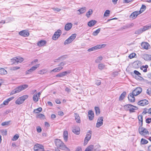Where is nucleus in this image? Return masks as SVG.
<instances>
[{
    "mask_svg": "<svg viewBox=\"0 0 151 151\" xmlns=\"http://www.w3.org/2000/svg\"><path fill=\"white\" fill-rule=\"evenodd\" d=\"M55 143L58 148H59L65 151H69L70 150L60 139H56L55 141Z\"/></svg>",
    "mask_w": 151,
    "mask_h": 151,
    "instance_id": "1",
    "label": "nucleus"
},
{
    "mask_svg": "<svg viewBox=\"0 0 151 151\" xmlns=\"http://www.w3.org/2000/svg\"><path fill=\"white\" fill-rule=\"evenodd\" d=\"M28 87V85L24 84L19 86L12 91L11 93V95H13L16 93H18L22 90H24Z\"/></svg>",
    "mask_w": 151,
    "mask_h": 151,
    "instance_id": "2",
    "label": "nucleus"
},
{
    "mask_svg": "<svg viewBox=\"0 0 151 151\" xmlns=\"http://www.w3.org/2000/svg\"><path fill=\"white\" fill-rule=\"evenodd\" d=\"M124 107L125 110L129 111L130 112H134L135 110L138 109L137 107L130 104L125 105Z\"/></svg>",
    "mask_w": 151,
    "mask_h": 151,
    "instance_id": "3",
    "label": "nucleus"
},
{
    "mask_svg": "<svg viewBox=\"0 0 151 151\" xmlns=\"http://www.w3.org/2000/svg\"><path fill=\"white\" fill-rule=\"evenodd\" d=\"M139 134L142 135L144 136L145 137H146L147 134H149V132L147 130L140 126L139 128Z\"/></svg>",
    "mask_w": 151,
    "mask_h": 151,
    "instance_id": "4",
    "label": "nucleus"
},
{
    "mask_svg": "<svg viewBox=\"0 0 151 151\" xmlns=\"http://www.w3.org/2000/svg\"><path fill=\"white\" fill-rule=\"evenodd\" d=\"M76 35H77L76 34H72L70 37L64 41V44L65 45H66L71 43L75 39Z\"/></svg>",
    "mask_w": 151,
    "mask_h": 151,
    "instance_id": "5",
    "label": "nucleus"
},
{
    "mask_svg": "<svg viewBox=\"0 0 151 151\" xmlns=\"http://www.w3.org/2000/svg\"><path fill=\"white\" fill-rule=\"evenodd\" d=\"M106 45L105 44L93 46L88 49L87 50L88 52H91L93 51H95L97 50L103 48Z\"/></svg>",
    "mask_w": 151,
    "mask_h": 151,
    "instance_id": "6",
    "label": "nucleus"
},
{
    "mask_svg": "<svg viewBox=\"0 0 151 151\" xmlns=\"http://www.w3.org/2000/svg\"><path fill=\"white\" fill-rule=\"evenodd\" d=\"M34 149L35 151H44V147L43 145L39 144L35 145L34 147Z\"/></svg>",
    "mask_w": 151,
    "mask_h": 151,
    "instance_id": "7",
    "label": "nucleus"
},
{
    "mask_svg": "<svg viewBox=\"0 0 151 151\" xmlns=\"http://www.w3.org/2000/svg\"><path fill=\"white\" fill-rule=\"evenodd\" d=\"M91 132L89 131L86 135V137L84 140V145H86L88 143V141L91 138Z\"/></svg>",
    "mask_w": 151,
    "mask_h": 151,
    "instance_id": "8",
    "label": "nucleus"
},
{
    "mask_svg": "<svg viewBox=\"0 0 151 151\" xmlns=\"http://www.w3.org/2000/svg\"><path fill=\"white\" fill-rule=\"evenodd\" d=\"M62 33L61 30L59 29L56 31L53 36H52V39L54 40H56L60 36Z\"/></svg>",
    "mask_w": 151,
    "mask_h": 151,
    "instance_id": "9",
    "label": "nucleus"
},
{
    "mask_svg": "<svg viewBox=\"0 0 151 151\" xmlns=\"http://www.w3.org/2000/svg\"><path fill=\"white\" fill-rule=\"evenodd\" d=\"M142 91V88L140 87H137L133 91L132 93L134 96H137L140 94Z\"/></svg>",
    "mask_w": 151,
    "mask_h": 151,
    "instance_id": "10",
    "label": "nucleus"
},
{
    "mask_svg": "<svg viewBox=\"0 0 151 151\" xmlns=\"http://www.w3.org/2000/svg\"><path fill=\"white\" fill-rule=\"evenodd\" d=\"M24 60L23 58L20 57H15L14 58L12 59L11 61L13 63H15L16 62L18 63H21Z\"/></svg>",
    "mask_w": 151,
    "mask_h": 151,
    "instance_id": "11",
    "label": "nucleus"
},
{
    "mask_svg": "<svg viewBox=\"0 0 151 151\" xmlns=\"http://www.w3.org/2000/svg\"><path fill=\"white\" fill-rule=\"evenodd\" d=\"M103 117L102 116L99 117L98 119L96 125L97 127L99 128L102 126L103 124Z\"/></svg>",
    "mask_w": 151,
    "mask_h": 151,
    "instance_id": "12",
    "label": "nucleus"
},
{
    "mask_svg": "<svg viewBox=\"0 0 151 151\" xmlns=\"http://www.w3.org/2000/svg\"><path fill=\"white\" fill-rule=\"evenodd\" d=\"M141 12L139 11H135L132 13L130 16V17L133 19H135L138 15L140 14Z\"/></svg>",
    "mask_w": 151,
    "mask_h": 151,
    "instance_id": "13",
    "label": "nucleus"
},
{
    "mask_svg": "<svg viewBox=\"0 0 151 151\" xmlns=\"http://www.w3.org/2000/svg\"><path fill=\"white\" fill-rule=\"evenodd\" d=\"M19 34L24 37H27L29 35V33L27 31L24 30L21 31L19 32Z\"/></svg>",
    "mask_w": 151,
    "mask_h": 151,
    "instance_id": "14",
    "label": "nucleus"
},
{
    "mask_svg": "<svg viewBox=\"0 0 151 151\" xmlns=\"http://www.w3.org/2000/svg\"><path fill=\"white\" fill-rule=\"evenodd\" d=\"M149 103L147 100L146 99L140 100L138 102V104L141 106H144L148 104Z\"/></svg>",
    "mask_w": 151,
    "mask_h": 151,
    "instance_id": "15",
    "label": "nucleus"
},
{
    "mask_svg": "<svg viewBox=\"0 0 151 151\" xmlns=\"http://www.w3.org/2000/svg\"><path fill=\"white\" fill-rule=\"evenodd\" d=\"M80 129L78 126H74L72 129L73 132L76 134H80Z\"/></svg>",
    "mask_w": 151,
    "mask_h": 151,
    "instance_id": "16",
    "label": "nucleus"
},
{
    "mask_svg": "<svg viewBox=\"0 0 151 151\" xmlns=\"http://www.w3.org/2000/svg\"><path fill=\"white\" fill-rule=\"evenodd\" d=\"M135 96L132 93H130L128 95V99L129 101L131 102H134L135 101L134 97Z\"/></svg>",
    "mask_w": 151,
    "mask_h": 151,
    "instance_id": "17",
    "label": "nucleus"
},
{
    "mask_svg": "<svg viewBox=\"0 0 151 151\" xmlns=\"http://www.w3.org/2000/svg\"><path fill=\"white\" fill-rule=\"evenodd\" d=\"M88 116L90 120H92L94 117V114L93 112L91 110H90L88 112Z\"/></svg>",
    "mask_w": 151,
    "mask_h": 151,
    "instance_id": "18",
    "label": "nucleus"
},
{
    "mask_svg": "<svg viewBox=\"0 0 151 151\" xmlns=\"http://www.w3.org/2000/svg\"><path fill=\"white\" fill-rule=\"evenodd\" d=\"M141 47L144 49H148L150 45L149 44L145 42H142L141 44Z\"/></svg>",
    "mask_w": 151,
    "mask_h": 151,
    "instance_id": "19",
    "label": "nucleus"
},
{
    "mask_svg": "<svg viewBox=\"0 0 151 151\" xmlns=\"http://www.w3.org/2000/svg\"><path fill=\"white\" fill-rule=\"evenodd\" d=\"M72 26L73 24L71 23H68L65 26V29L66 31H69L71 29Z\"/></svg>",
    "mask_w": 151,
    "mask_h": 151,
    "instance_id": "20",
    "label": "nucleus"
},
{
    "mask_svg": "<svg viewBox=\"0 0 151 151\" xmlns=\"http://www.w3.org/2000/svg\"><path fill=\"white\" fill-rule=\"evenodd\" d=\"M151 28V24H148L144 26L142 29H140V32L141 33L143 31H145L146 30Z\"/></svg>",
    "mask_w": 151,
    "mask_h": 151,
    "instance_id": "21",
    "label": "nucleus"
},
{
    "mask_svg": "<svg viewBox=\"0 0 151 151\" xmlns=\"http://www.w3.org/2000/svg\"><path fill=\"white\" fill-rule=\"evenodd\" d=\"M64 140L67 142L68 140V132L67 131H65L63 132V134Z\"/></svg>",
    "mask_w": 151,
    "mask_h": 151,
    "instance_id": "22",
    "label": "nucleus"
},
{
    "mask_svg": "<svg viewBox=\"0 0 151 151\" xmlns=\"http://www.w3.org/2000/svg\"><path fill=\"white\" fill-rule=\"evenodd\" d=\"M46 43L45 41L44 40H41L39 42H37V45L39 47L44 46Z\"/></svg>",
    "mask_w": 151,
    "mask_h": 151,
    "instance_id": "23",
    "label": "nucleus"
},
{
    "mask_svg": "<svg viewBox=\"0 0 151 151\" xmlns=\"http://www.w3.org/2000/svg\"><path fill=\"white\" fill-rule=\"evenodd\" d=\"M75 120H76L77 122L78 123H80L81 121L80 120V118L78 114L77 113H75Z\"/></svg>",
    "mask_w": 151,
    "mask_h": 151,
    "instance_id": "24",
    "label": "nucleus"
},
{
    "mask_svg": "<svg viewBox=\"0 0 151 151\" xmlns=\"http://www.w3.org/2000/svg\"><path fill=\"white\" fill-rule=\"evenodd\" d=\"M63 67H58L56 68L55 69H54L50 71L51 73H52L53 72H58L62 70Z\"/></svg>",
    "mask_w": 151,
    "mask_h": 151,
    "instance_id": "25",
    "label": "nucleus"
},
{
    "mask_svg": "<svg viewBox=\"0 0 151 151\" xmlns=\"http://www.w3.org/2000/svg\"><path fill=\"white\" fill-rule=\"evenodd\" d=\"M96 22V21L95 20H92L88 22V25L89 27H91L95 24Z\"/></svg>",
    "mask_w": 151,
    "mask_h": 151,
    "instance_id": "26",
    "label": "nucleus"
},
{
    "mask_svg": "<svg viewBox=\"0 0 151 151\" xmlns=\"http://www.w3.org/2000/svg\"><path fill=\"white\" fill-rule=\"evenodd\" d=\"M138 118L139 121V124L140 126H142V116L139 115L138 116Z\"/></svg>",
    "mask_w": 151,
    "mask_h": 151,
    "instance_id": "27",
    "label": "nucleus"
},
{
    "mask_svg": "<svg viewBox=\"0 0 151 151\" xmlns=\"http://www.w3.org/2000/svg\"><path fill=\"white\" fill-rule=\"evenodd\" d=\"M148 66L147 65H146L145 66L143 65L141 66L140 68V69L141 70H143L144 72H146L147 71V68Z\"/></svg>",
    "mask_w": 151,
    "mask_h": 151,
    "instance_id": "28",
    "label": "nucleus"
},
{
    "mask_svg": "<svg viewBox=\"0 0 151 151\" xmlns=\"http://www.w3.org/2000/svg\"><path fill=\"white\" fill-rule=\"evenodd\" d=\"M39 98L37 95L36 94H34L33 96V100L35 102H36L38 101Z\"/></svg>",
    "mask_w": 151,
    "mask_h": 151,
    "instance_id": "29",
    "label": "nucleus"
},
{
    "mask_svg": "<svg viewBox=\"0 0 151 151\" xmlns=\"http://www.w3.org/2000/svg\"><path fill=\"white\" fill-rule=\"evenodd\" d=\"M86 11V8L85 7H82L80 9L78 10V11L79 12V14H83Z\"/></svg>",
    "mask_w": 151,
    "mask_h": 151,
    "instance_id": "30",
    "label": "nucleus"
},
{
    "mask_svg": "<svg viewBox=\"0 0 151 151\" xmlns=\"http://www.w3.org/2000/svg\"><path fill=\"white\" fill-rule=\"evenodd\" d=\"M7 71L3 68H0V74L3 75H6L7 74Z\"/></svg>",
    "mask_w": 151,
    "mask_h": 151,
    "instance_id": "31",
    "label": "nucleus"
},
{
    "mask_svg": "<svg viewBox=\"0 0 151 151\" xmlns=\"http://www.w3.org/2000/svg\"><path fill=\"white\" fill-rule=\"evenodd\" d=\"M144 59L146 60H151V55L146 54L144 55Z\"/></svg>",
    "mask_w": 151,
    "mask_h": 151,
    "instance_id": "32",
    "label": "nucleus"
},
{
    "mask_svg": "<svg viewBox=\"0 0 151 151\" xmlns=\"http://www.w3.org/2000/svg\"><path fill=\"white\" fill-rule=\"evenodd\" d=\"M134 73L135 74L137 75L139 77V79L141 80V78H142L141 77V74L139 71L136 70H135L134 71Z\"/></svg>",
    "mask_w": 151,
    "mask_h": 151,
    "instance_id": "33",
    "label": "nucleus"
},
{
    "mask_svg": "<svg viewBox=\"0 0 151 151\" xmlns=\"http://www.w3.org/2000/svg\"><path fill=\"white\" fill-rule=\"evenodd\" d=\"M23 102L20 97L19 98L15 101V103L18 105L21 104Z\"/></svg>",
    "mask_w": 151,
    "mask_h": 151,
    "instance_id": "34",
    "label": "nucleus"
},
{
    "mask_svg": "<svg viewBox=\"0 0 151 151\" xmlns=\"http://www.w3.org/2000/svg\"><path fill=\"white\" fill-rule=\"evenodd\" d=\"M40 66V64H38L36 65L35 66H32L30 69L32 72L33 71L35 70L37 68H38Z\"/></svg>",
    "mask_w": 151,
    "mask_h": 151,
    "instance_id": "35",
    "label": "nucleus"
},
{
    "mask_svg": "<svg viewBox=\"0 0 151 151\" xmlns=\"http://www.w3.org/2000/svg\"><path fill=\"white\" fill-rule=\"evenodd\" d=\"M93 148V146L91 145L86 148L85 151H92Z\"/></svg>",
    "mask_w": 151,
    "mask_h": 151,
    "instance_id": "36",
    "label": "nucleus"
},
{
    "mask_svg": "<svg viewBox=\"0 0 151 151\" xmlns=\"http://www.w3.org/2000/svg\"><path fill=\"white\" fill-rule=\"evenodd\" d=\"M126 95V92L124 91L123 92L120 96L119 100H122L123 99Z\"/></svg>",
    "mask_w": 151,
    "mask_h": 151,
    "instance_id": "37",
    "label": "nucleus"
},
{
    "mask_svg": "<svg viewBox=\"0 0 151 151\" xmlns=\"http://www.w3.org/2000/svg\"><path fill=\"white\" fill-rule=\"evenodd\" d=\"M105 68V65L103 63H100L98 65V68L100 70L103 69Z\"/></svg>",
    "mask_w": 151,
    "mask_h": 151,
    "instance_id": "38",
    "label": "nucleus"
},
{
    "mask_svg": "<svg viewBox=\"0 0 151 151\" xmlns=\"http://www.w3.org/2000/svg\"><path fill=\"white\" fill-rule=\"evenodd\" d=\"M0 132L3 136H6L7 134V131L6 129H1L0 130Z\"/></svg>",
    "mask_w": 151,
    "mask_h": 151,
    "instance_id": "39",
    "label": "nucleus"
},
{
    "mask_svg": "<svg viewBox=\"0 0 151 151\" xmlns=\"http://www.w3.org/2000/svg\"><path fill=\"white\" fill-rule=\"evenodd\" d=\"M148 141L146 139L142 138L141 140V144L142 145H145L147 144Z\"/></svg>",
    "mask_w": 151,
    "mask_h": 151,
    "instance_id": "40",
    "label": "nucleus"
},
{
    "mask_svg": "<svg viewBox=\"0 0 151 151\" xmlns=\"http://www.w3.org/2000/svg\"><path fill=\"white\" fill-rule=\"evenodd\" d=\"M28 97V96L27 95H24L20 97L22 100V101L24 102V101L27 99Z\"/></svg>",
    "mask_w": 151,
    "mask_h": 151,
    "instance_id": "41",
    "label": "nucleus"
},
{
    "mask_svg": "<svg viewBox=\"0 0 151 151\" xmlns=\"http://www.w3.org/2000/svg\"><path fill=\"white\" fill-rule=\"evenodd\" d=\"M101 30L100 28H99L95 31H94L93 32V35L94 36L97 35L98 33L100 32Z\"/></svg>",
    "mask_w": 151,
    "mask_h": 151,
    "instance_id": "42",
    "label": "nucleus"
},
{
    "mask_svg": "<svg viewBox=\"0 0 151 151\" xmlns=\"http://www.w3.org/2000/svg\"><path fill=\"white\" fill-rule=\"evenodd\" d=\"M42 111V108L41 107H39L38 108L35 109L34 110V112L36 113H38L41 111Z\"/></svg>",
    "mask_w": 151,
    "mask_h": 151,
    "instance_id": "43",
    "label": "nucleus"
},
{
    "mask_svg": "<svg viewBox=\"0 0 151 151\" xmlns=\"http://www.w3.org/2000/svg\"><path fill=\"white\" fill-rule=\"evenodd\" d=\"M95 110L96 114L97 115H99L100 113V109L98 107H96L95 108Z\"/></svg>",
    "mask_w": 151,
    "mask_h": 151,
    "instance_id": "44",
    "label": "nucleus"
},
{
    "mask_svg": "<svg viewBox=\"0 0 151 151\" xmlns=\"http://www.w3.org/2000/svg\"><path fill=\"white\" fill-rule=\"evenodd\" d=\"M103 58L101 56H99L98 57L97 59L95 60V62L97 63H99L102 60Z\"/></svg>",
    "mask_w": 151,
    "mask_h": 151,
    "instance_id": "45",
    "label": "nucleus"
},
{
    "mask_svg": "<svg viewBox=\"0 0 151 151\" xmlns=\"http://www.w3.org/2000/svg\"><path fill=\"white\" fill-rule=\"evenodd\" d=\"M146 9V6L143 4L142 5V6L140 8V11H140L141 12V13L142 12Z\"/></svg>",
    "mask_w": 151,
    "mask_h": 151,
    "instance_id": "46",
    "label": "nucleus"
},
{
    "mask_svg": "<svg viewBox=\"0 0 151 151\" xmlns=\"http://www.w3.org/2000/svg\"><path fill=\"white\" fill-rule=\"evenodd\" d=\"M93 12L92 10L91 9H90L86 13V16L88 17H89L90 15L92 14Z\"/></svg>",
    "mask_w": 151,
    "mask_h": 151,
    "instance_id": "47",
    "label": "nucleus"
},
{
    "mask_svg": "<svg viewBox=\"0 0 151 151\" xmlns=\"http://www.w3.org/2000/svg\"><path fill=\"white\" fill-rule=\"evenodd\" d=\"M47 71V70L46 69H42L39 71L38 73L40 74H43L46 73Z\"/></svg>",
    "mask_w": 151,
    "mask_h": 151,
    "instance_id": "48",
    "label": "nucleus"
},
{
    "mask_svg": "<svg viewBox=\"0 0 151 151\" xmlns=\"http://www.w3.org/2000/svg\"><path fill=\"white\" fill-rule=\"evenodd\" d=\"M70 73V72L69 70L68 71H65L61 73L62 76H65L67 74H69Z\"/></svg>",
    "mask_w": 151,
    "mask_h": 151,
    "instance_id": "49",
    "label": "nucleus"
},
{
    "mask_svg": "<svg viewBox=\"0 0 151 151\" xmlns=\"http://www.w3.org/2000/svg\"><path fill=\"white\" fill-rule=\"evenodd\" d=\"M110 13V11L109 10H106L104 14V16L105 17L109 16V14Z\"/></svg>",
    "mask_w": 151,
    "mask_h": 151,
    "instance_id": "50",
    "label": "nucleus"
},
{
    "mask_svg": "<svg viewBox=\"0 0 151 151\" xmlns=\"http://www.w3.org/2000/svg\"><path fill=\"white\" fill-rule=\"evenodd\" d=\"M19 137V135L18 134H16L13 137L12 140L13 141H16L18 139Z\"/></svg>",
    "mask_w": 151,
    "mask_h": 151,
    "instance_id": "51",
    "label": "nucleus"
},
{
    "mask_svg": "<svg viewBox=\"0 0 151 151\" xmlns=\"http://www.w3.org/2000/svg\"><path fill=\"white\" fill-rule=\"evenodd\" d=\"M66 64V62H63L60 63L58 65L59 67H62L64 66Z\"/></svg>",
    "mask_w": 151,
    "mask_h": 151,
    "instance_id": "52",
    "label": "nucleus"
},
{
    "mask_svg": "<svg viewBox=\"0 0 151 151\" xmlns=\"http://www.w3.org/2000/svg\"><path fill=\"white\" fill-rule=\"evenodd\" d=\"M65 56H63L62 57H59L58 59H55L54 61V62H58V60H59L62 59L63 58H66V57H65Z\"/></svg>",
    "mask_w": 151,
    "mask_h": 151,
    "instance_id": "53",
    "label": "nucleus"
},
{
    "mask_svg": "<svg viewBox=\"0 0 151 151\" xmlns=\"http://www.w3.org/2000/svg\"><path fill=\"white\" fill-rule=\"evenodd\" d=\"M20 67H18V66H15V67H13L12 68H11V69L12 70H18V69H19L20 68Z\"/></svg>",
    "mask_w": 151,
    "mask_h": 151,
    "instance_id": "54",
    "label": "nucleus"
},
{
    "mask_svg": "<svg viewBox=\"0 0 151 151\" xmlns=\"http://www.w3.org/2000/svg\"><path fill=\"white\" fill-rule=\"evenodd\" d=\"M9 122V121L5 122H2L1 123V125L2 126H4L5 125H8Z\"/></svg>",
    "mask_w": 151,
    "mask_h": 151,
    "instance_id": "55",
    "label": "nucleus"
},
{
    "mask_svg": "<svg viewBox=\"0 0 151 151\" xmlns=\"http://www.w3.org/2000/svg\"><path fill=\"white\" fill-rule=\"evenodd\" d=\"M148 111V109L145 108L144 109V111L142 113V114L143 115H145L147 113Z\"/></svg>",
    "mask_w": 151,
    "mask_h": 151,
    "instance_id": "56",
    "label": "nucleus"
},
{
    "mask_svg": "<svg viewBox=\"0 0 151 151\" xmlns=\"http://www.w3.org/2000/svg\"><path fill=\"white\" fill-rule=\"evenodd\" d=\"M146 122L147 123L149 124L151 122V118H147L146 119Z\"/></svg>",
    "mask_w": 151,
    "mask_h": 151,
    "instance_id": "57",
    "label": "nucleus"
},
{
    "mask_svg": "<svg viewBox=\"0 0 151 151\" xmlns=\"http://www.w3.org/2000/svg\"><path fill=\"white\" fill-rule=\"evenodd\" d=\"M135 55V53H132L129 55V57L130 59H132L134 57Z\"/></svg>",
    "mask_w": 151,
    "mask_h": 151,
    "instance_id": "58",
    "label": "nucleus"
},
{
    "mask_svg": "<svg viewBox=\"0 0 151 151\" xmlns=\"http://www.w3.org/2000/svg\"><path fill=\"white\" fill-rule=\"evenodd\" d=\"M58 114L59 115L62 116L63 115L64 113H63V112L62 111H59L58 112Z\"/></svg>",
    "mask_w": 151,
    "mask_h": 151,
    "instance_id": "59",
    "label": "nucleus"
},
{
    "mask_svg": "<svg viewBox=\"0 0 151 151\" xmlns=\"http://www.w3.org/2000/svg\"><path fill=\"white\" fill-rule=\"evenodd\" d=\"M53 10L56 12H59L60 10V9L58 8H52Z\"/></svg>",
    "mask_w": 151,
    "mask_h": 151,
    "instance_id": "60",
    "label": "nucleus"
},
{
    "mask_svg": "<svg viewBox=\"0 0 151 151\" xmlns=\"http://www.w3.org/2000/svg\"><path fill=\"white\" fill-rule=\"evenodd\" d=\"M151 91V89L150 88H149L147 90V93L149 95L151 94V92H150Z\"/></svg>",
    "mask_w": 151,
    "mask_h": 151,
    "instance_id": "61",
    "label": "nucleus"
},
{
    "mask_svg": "<svg viewBox=\"0 0 151 151\" xmlns=\"http://www.w3.org/2000/svg\"><path fill=\"white\" fill-rule=\"evenodd\" d=\"M37 129L38 132H40L42 131L41 128L40 127H38L37 128Z\"/></svg>",
    "mask_w": 151,
    "mask_h": 151,
    "instance_id": "62",
    "label": "nucleus"
},
{
    "mask_svg": "<svg viewBox=\"0 0 151 151\" xmlns=\"http://www.w3.org/2000/svg\"><path fill=\"white\" fill-rule=\"evenodd\" d=\"M9 102L7 99L4 101L3 103V104L4 105H7L8 104Z\"/></svg>",
    "mask_w": 151,
    "mask_h": 151,
    "instance_id": "63",
    "label": "nucleus"
},
{
    "mask_svg": "<svg viewBox=\"0 0 151 151\" xmlns=\"http://www.w3.org/2000/svg\"><path fill=\"white\" fill-rule=\"evenodd\" d=\"M101 81L100 80H98L96 82V84L97 86H99L101 84Z\"/></svg>",
    "mask_w": 151,
    "mask_h": 151,
    "instance_id": "64",
    "label": "nucleus"
}]
</instances>
